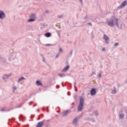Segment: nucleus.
<instances>
[{"label":"nucleus","mask_w":127,"mask_h":127,"mask_svg":"<svg viewBox=\"0 0 127 127\" xmlns=\"http://www.w3.org/2000/svg\"><path fill=\"white\" fill-rule=\"evenodd\" d=\"M46 12H48V11H46Z\"/></svg>","instance_id":"nucleus-37"},{"label":"nucleus","mask_w":127,"mask_h":127,"mask_svg":"<svg viewBox=\"0 0 127 127\" xmlns=\"http://www.w3.org/2000/svg\"><path fill=\"white\" fill-rule=\"evenodd\" d=\"M22 80H25V78H24V77H22L20 78L18 80V82L19 83L20 82H21Z\"/></svg>","instance_id":"nucleus-15"},{"label":"nucleus","mask_w":127,"mask_h":127,"mask_svg":"<svg viewBox=\"0 0 127 127\" xmlns=\"http://www.w3.org/2000/svg\"><path fill=\"white\" fill-rule=\"evenodd\" d=\"M79 1H80V2L82 3V4H83V0H79Z\"/></svg>","instance_id":"nucleus-29"},{"label":"nucleus","mask_w":127,"mask_h":127,"mask_svg":"<svg viewBox=\"0 0 127 127\" xmlns=\"http://www.w3.org/2000/svg\"><path fill=\"white\" fill-rule=\"evenodd\" d=\"M37 111H38V112H39V110H38Z\"/></svg>","instance_id":"nucleus-35"},{"label":"nucleus","mask_w":127,"mask_h":127,"mask_svg":"<svg viewBox=\"0 0 127 127\" xmlns=\"http://www.w3.org/2000/svg\"><path fill=\"white\" fill-rule=\"evenodd\" d=\"M80 119V117H77L76 118H75L74 119H73V121H72V125L73 126H74V127H78V121H79Z\"/></svg>","instance_id":"nucleus-3"},{"label":"nucleus","mask_w":127,"mask_h":127,"mask_svg":"<svg viewBox=\"0 0 127 127\" xmlns=\"http://www.w3.org/2000/svg\"><path fill=\"white\" fill-rule=\"evenodd\" d=\"M62 51H63L62 49V48H60L59 52H62Z\"/></svg>","instance_id":"nucleus-28"},{"label":"nucleus","mask_w":127,"mask_h":127,"mask_svg":"<svg viewBox=\"0 0 127 127\" xmlns=\"http://www.w3.org/2000/svg\"><path fill=\"white\" fill-rule=\"evenodd\" d=\"M95 75V74H96V73L95 72H92V74H91V75Z\"/></svg>","instance_id":"nucleus-32"},{"label":"nucleus","mask_w":127,"mask_h":127,"mask_svg":"<svg viewBox=\"0 0 127 127\" xmlns=\"http://www.w3.org/2000/svg\"><path fill=\"white\" fill-rule=\"evenodd\" d=\"M44 125V121L40 122L36 126V127H43Z\"/></svg>","instance_id":"nucleus-7"},{"label":"nucleus","mask_w":127,"mask_h":127,"mask_svg":"<svg viewBox=\"0 0 127 127\" xmlns=\"http://www.w3.org/2000/svg\"><path fill=\"white\" fill-rule=\"evenodd\" d=\"M83 107H84V98L81 97L80 98L79 104L78 106V111L81 112L83 110Z\"/></svg>","instance_id":"nucleus-2"},{"label":"nucleus","mask_w":127,"mask_h":127,"mask_svg":"<svg viewBox=\"0 0 127 127\" xmlns=\"http://www.w3.org/2000/svg\"><path fill=\"white\" fill-rule=\"evenodd\" d=\"M5 17V14L3 11H0V19H3Z\"/></svg>","instance_id":"nucleus-4"},{"label":"nucleus","mask_w":127,"mask_h":127,"mask_svg":"<svg viewBox=\"0 0 127 127\" xmlns=\"http://www.w3.org/2000/svg\"><path fill=\"white\" fill-rule=\"evenodd\" d=\"M88 25H92V23L91 22L88 23Z\"/></svg>","instance_id":"nucleus-30"},{"label":"nucleus","mask_w":127,"mask_h":127,"mask_svg":"<svg viewBox=\"0 0 127 127\" xmlns=\"http://www.w3.org/2000/svg\"><path fill=\"white\" fill-rule=\"evenodd\" d=\"M117 93V90H114L112 91V94H116Z\"/></svg>","instance_id":"nucleus-21"},{"label":"nucleus","mask_w":127,"mask_h":127,"mask_svg":"<svg viewBox=\"0 0 127 127\" xmlns=\"http://www.w3.org/2000/svg\"><path fill=\"white\" fill-rule=\"evenodd\" d=\"M63 16H61L59 17L60 18H61V17H62Z\"/></svg>","instance_id":"nucleus-34"},{"label":"nucleus","mask_w":127,"mask_h":127,"mask_svg":"<svg viewBox=\"0 0 127 127\" xmlns=\"http://www.w3.org/2000/svg\"><path fill=\"white\" fill-rule=\"evenodd\" d=\"M107 24L109 26H111L112 27H114V24L119 27V22L118 21V19L116 18V17L114 16L112 17L111 20L107 22Z\"/></svg>","instance_id":"nucleus-1"},{"label":"nucleus","mask_w":127,"mask_h":127,"mask_svg":"<svg viewBox=\"0 0 127 127\" xmlns=\"http://www.w3.org/2000/svg\"><path fill=\"white\" fill-rule=\"evenodd\" d=\"M97 77L98 78H101V77H102V73H99Z\"/></svg>","instance_id":"nucleus-23"},{"label":"nucleus","mask_w":127,"mask_h":127,"mask_svg":"<svg viewBox=\"0 0 127 127\" xmlns=\"http://www.w3.org/2000/svg\"><path fill=\"white\" fill-rule=\"evenodd\" d=\"M46 37H50L51 36V33H47L45 34Z\"/></svg>","instance_id":"nucleus-16"},{"label":"nucleus","mask_w":127,"mask_h":127,"mask_svg":"<svg viewBox=\"0 0 127 127\" xmlns=\"http://www.w3.org/2000/svg\"><path fill=\"white\" fill-rule=\"evenodd\" d=\"M93 114H95V116H98L99 115V112H98V111H94Z\"/></svg>","instance_id":"nucleus-19"},{"label":"nucleus","mask_w":127,"mask_h":127,"mask_svg":"<svg viewBox=\"0 0 127 127\" xmlns=\"http://www.w3.org/2000/svg\"><path fill=\"white\" fill-rule=\"evenodd\" d=\"M28 21L29 22H33V21H35V19L30 18V19L28 20Z\"/></svg>","instance_id":"nucleus-18"},{"label":"nucleus","mask_w":127,"mask_h":127,"mask_svg":"<svg viewBox=\"0 0 127 127\" xmlns=\"http://www.w3.org/2000/svg\"><path fill=\"white\" fill-rule=\"evenodd\" d=\"M85 18H87V16L85 17Z\"/></svg>","instance_id":"nucleus-38"},{"label":"nucleus","mask_w":127,"mask_h":127,"mask_svg":"<svg viewBox=\"0 0 127 127\" xmlns=\"http://www.w3.org/2000/svg\"><path fill=\"white\" fill-rule=\"evenodd\" d=\"M97 94V92L96 91V89L92 88L90 91V95L91 96H95Z\"/></svg>","instance_id":"nucleus-6"},{"label":"nucleus","mask_w":127,"mask_h":127,"mask_svg":"<svg viewBox=\"0 0 127 127\" xmlns=\"http://www.w3.org/2000/svg\"><path fill=\"white\" fill-rule=\"evenodd\" d=\"M103 38L104 39H105L106 43L108 44V43H109L110 42V38H109V37H108V36H107L106 34H104Z\"/></svg>","instance_id":"nucleus-5"},{"label":"nucleus","mask_w":127,"mask_h":127,"mask_svg":"<svg viewBox=\"0 0 127 127\" xmlns=\"http://www.w3.org/2000/svg\"><path fill=\"white\" fill-rule=\"evenodd\" d=\"M68 110H66L65 111H64L63 113V117H65V116H67V115H68Z\"/></svg>","instance_id":"nucleus-12"},{"label":"nucleus","mask_w":127,"mask_h":127,"mask_svg":"<svg viewBox=\"0 0 127 127\" xmlns=\"http://www.w3.org/2000/svg\"><path fill=\"white\" fill-rule=\"evenodd\" d=\"M0 111L1 112H5V108H2L1 109H0Z\"/></svg>","instance_id":"nucleus-25"},{"label":"nucleus","mask_w":127,"mask_h":127,"mask_svg":"<svg viewBox=\"0 0 127 127\" xmlns=\"http://www.w3.org/2000/svg\"><path fill=\"white\" fill-rule=\"evenodd\" d=\"M11 76V74H8V75H5L3 77V80H6V79H8L9 77Z\"/></svg>","instance_id":"nucleus-8"},{"label":"nucleus","mask_w":127,"mask_h":127,"mask_svg":"<svg viewBox=\"0 0 127 127\" xmlns=\"http://www.w3.org/2000/svg\"><path fill=\"white\" fill-rule=\"evenodd\" d=\"M12 89H13V91H15V90H16L17 88H16V87H13L12 88Z\"/></svg>","instance_id":"nucleus-26"},{"label":"nucleus","mask_w":127,"mask_h":127,"mask_svg":"<svg viewBox=\"0 0 127 127\" xmlns=\"http://www.w3.org/2000/svg\"><path fill=\"white\" fill-rule=\"evenodd\" d=\"M60 55L59 54H58V55H56V58H58L59 57V56H60Z\"/></svg>","instance_id":"nucleus-27"},{"label":"nucleus","mask_w":127,"mask_h":127,"mask_svg":"<svg viewBox=\"0 0 127 127\" xmlns=\"http://www.w3.org/2000/svg\"><path fill=\"white\" fill-rule=\"evenodd\" d=\"M59 76H60V77H65V74L64 73H61L59 74Z\"/></svg>","instance_id":"nucleus-20"},{"label":"nucleus","mask_w":127,"mask_h":127,"mask_svg":"<svg viewBox=\"0 0 127 127\" xmlns=\"http://www.w3.org/2000/svg\"><path fill=\"white\" fill-rule=\"evenodd\" d=\"M30 18L33 19H36V15L35 14H32L30 16Z\"/></svg>","instance_id":"nucleus-14"},{"label":"nucleus","mask_w":127,"mask_h":127,"mask_svg":"<svg viewBox=\"0 0 127 127\" xmlns=\"http://www.w3.org/2000/svg\"><path fill=\"white\" fill-rule=\"evenodd\" d=\"M102 51H106V49H105V48H103Z\"/></svg>","instance_id":"nucleus-31"},{"label":"nucleus","mask_w":127,"mask_h":127,"mask_svg":"<svg viewBox=\"0 0 127 127\" xmlns=\"http://www.w3.org/2000/svg\"><path fill=\"white\" fill-rule=\"evenodd\" d=\"M124 117H125V114H121L119 115L120 119H124Z\"/></svg>","instance_id":"nucleus-17"},{"label":"nucleus","mask_w":127,"mask_h":127,"mask_svg":"<svg viewBox=\"0 0 127 127\" xmlns=\"http://www.w3.org/2000/svg\"><path fill=\"white\" fill-rule=\"evenodd\" d=\"M49 45H50V44H47L46 45L47 46H49Z\"/></svg>","instance_id":"nucleus-33"},{"label":"nucleus","mask_w":127,"mask_h":127,"mask_svg":"<svg viewBox=\"0 0 127 127\" xmlns=\"http://www.w3.org/2000/svg\"><path fill=\"white\" fill-rule=\"evenodd\" d=\"M36 85H37V86H41V87H43V84H42V83L40 82L39 80L36 81Z\"/></svg>","instance_id":"nucleus-9"},{"label":"nucleus","mask_w":127,"mask_h":127,"mask_svg":"<svg viewBox=\"0 0 127 127\" xmlns=\"http://www.w3.org/2000/svg\"><path fill=\"white\" fill-rule=\"evenodd\" d=\"M42 57H43V62H45V58H44V57H43V56L42 55H41Z\"/></svg>","instance_id":"nucleus-22"},{"label":"nucleus","mask_w":127,"mask_h":127,"mask_svg":"<svg viewBox=\"0 0 127 127\" xmlns=\"http://www.w3.org/2000/svg\"><path fill=\"white\" fill-rule=\"evenodd\" d=\"M47 122H49V120H47Z\"/></svg>","instance_id":"nucleus-36"},{"label":"nucleus","mask_w":127,"mask_h":127,"mask_svg":"<svg viewBox=\"0 0 127 127\" xmlns=\"http://www.w3.org/2000/svg\"><path fill=\"white\" fill-rule=\"evenodd\" d=\"M70 68V66L67 65L66 67L64 68V69L62 70V72H66L68 70V69Z\"/></svg>","instance_id":"nucleus-11"},{"label":"nucleus","mask_w":127,"mask_h":127,"mask_svg":"<svg viewBox=\"0 0 127 127\" xmlns=\"http://www.w3.org/2000/svg\"><path fill=\"white\" fill-rule=\"evenodd\" d=\"M127 5V1H124L121 5H120V7H124V6H126Z\"/></svg>","instance_id":"nucleus-10"},{"label":"nucleus","mask_w":127,"mask_h":127,"mask_svg":"<svg viewBox=\"0 0 127 127\" xmlns=\"http://www.w3.org/2000/svg\"><path fill=\"white\" fill-rule=\"evenodd\" d=\"M119 46V43H116L114 45V46L115 47H117V46Z\"/></svg>","instance_id":"nucleus-24"},{"label":"nucleus","mask_w":127,"mask_h":127,"mask_svg":"<svg viewBox=\"0 0 127 127\" xmlns=\"http://www.w3.org/2000/svg\"><path fill=\"white\" fill-rule=\"evenodd\" d=\"M14 58H15V56L14 55H10L9 59V60H12L13 59H14Z\"/></svg>","instance_id":"nucleus-13"}]
</instances>
